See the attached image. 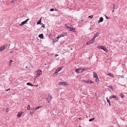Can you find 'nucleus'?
<instances>
[{"mask_svg": "<svg viewBox=\"0 0 127 127\" xmlns=\"http://www.w3.org/2000/svg\"><path fill=\"white\" fill-rule=\"evenodd\" d=\"M89 18H90L91 19L93 17V16L92 15L89 16L88 17Z\"/></svg>", "mask_w": 127, "mask_h": 127, "instance_id": "obj_42", "label": "nucleus"}, {"mask_svg": "<svg viewBox=\"0 0 127 127\" xmlns=\"http://www.w3.org/2000/svg\"><path fill=\"white\" fill-rule=\"evenodd\" d=\"M30 105H29L27 107V109L29 110L30 109Z\"/></svg>", "mask_w": 127, "mask_h": 127, "instance_id": "obj_32", "label": "nucleus"}, {"mask_svg": "<svg viewBox=\"0 0 127 127\" xmlns=\"http://www.w3.org/2000/svg\"><path fill=\"white\" fill-rule=\"evenodd\" d=\"M26 23L25 22V21H23L19 25V26H22L23 25L25 24Z\"/></svg>", "mask_w": 127, "mask_h": 127, "instance_id": "obj_17", "label": "nucleus"}, {"mask_svg": "<svg viewBox=\"0 0 127 127\" xmlns=\"http://www.w3.org/2000/svg\"><path fill=\"white\" fill-rule=\"evenodd\" d=\"M27 84L28 85H29L31 86H34L33 85H32V84L30 83H27Z\"/></svg>", "mask_w": 127, "mask_h": 127, "instance_id": "obj_20", "label": "nucleus"}, {"mask_svg": "<svg viewBox=\"0 0 127 127\" xmlns=\"http://www.w3.org/2000/svg\"><path fill=\"white\" fill-rule=\"evenodd\" d=\"M126 43H127V41H126Z\"/></svg>", "mask_w": 127, "mask_h": 127, "instance_id": "obj_55", "label": "nucleus"}, {"mask_svg": "<svg viewBox=\"0 0 127 127\" xmlns=\"http://www.w3.org/2000/svg\"><path fill=\"white\" fill-rule=\"evenodd\" d=\"M26 68H28V67L27 66H26Z\"/></svg>", "mask_w": 127, "mask_h": 127, "instance_id": "obj_53", "label": "nucleus"}, {"mask_svg": "<svg viewBox=\"0 0 127 127\" xmlns=\"http://www.w3.org/2000/svg\"><path fill=\"white\" fill-rule=\"evenodd\" d=\"M115 4H113L112 5V7L113 8V9H115Z\"/></svg>", "mask_w": 127, "mask_h": 127, "instance_id": "obj_37", "label": "nucleus"}, {"mask_svg": "<svg viewBox=\"0 0 127 127\" xmlns=\"http://www.w3.org/2000/svg\"><path fill=\"white\" fill-rule=\"evenodd\" d=\"M59 84L60 85H66V82H60L59 83Z\"/></svg>", "mask_w": 127, "mask_h": 127, "instance_id": "obj_8", "label": "nucleus"}, {"mask_svg": "<svg viewBox=\"0 0 127 127\" xmlns=\"http://www.w3.org/2000/svg\"><path fill=\"white\" fill-rule=\"evenodd\" d=\"M42 18L41 17L40 19L38 21L37 23V25L40 24L41 23V19Z\"/></svg>", "mask_w": 127, "mask_h": 127, "instance_id": "obj_10", "label": "nucleus"}, {"mask_svg": "<svg viewBox=\"0 0 127 127\" xmlns=\"http://www.w3.org/2000/svg\"><path fill=\"white\" fill-rule=\"evenodd\" d=\"M120 95L122 98H123L124 96V95H123L122 93H120Z\"/></svg>", "mask_w": 127, "mask_h": 127, "instance_id": "obj_23", "label": "nucleus"}, {"mask_svg": "<svg viewBox=\"0 0 127 127\" xmlns=\"http://www.w3.org/2000/svg\"><path fill=\"white\" fill-rule=\"evenodd\" d=\"M114 10L113 9V10H112V12H114Z\"/></svg>", "mask_w": 127, "mask_h": 127, "instance_id": "obj_51", "label": "nucleus"}, {"mask_svg": "<svg viewBox=\"0 0 127 127\" xmlns=\"http://www.w3.org/2000/svg\"><path fill=\"white\" fill-rule=\"evenodd\" d=\"M59 36L60 37V38L62 37H63L62 33L61 34H60V35H59Z\"/></svg>", "mask_w": 127, "mask_h": 127, "instance_id": "obj_41", "label": "nucleus"}, {"mask_svg": "<svg viewBox=\"0 0 127 127\" xmlns=\"http://www.w3.org/2000/svg\"><path fill=\"white\" fill-rule=\"evenodd\" d=\"M35 111V109H31L30 111V114L31 115H32L33 114V113H34V112Z\"/></svg>", "mask_w": 127, "mask_h": 127, "instance_id": "obj_7", "label": "nucleus"}, {"mask_svg": "<svg viewBox=\"0 0 127 127\" xmlns=\"http://www.w3.org/2000/svg\"><path fill=\"white\" fill-rule=\"evenodd\" d=\"M58 54H57L56 55H55V57H56V56H58Z\"/></svg>", "mask_w": 127, "mask_h": 127, "instance_id": "obj_48", "label": "nucleus"}, {"mask_svg": "<svg viewBox=\"0 0 127 127\" xmlns=\"http://www.w3.org/2000/svg\"><path fill=\"white\" fill-rule=\"evenodd\" d=\"M38 37L41 39H43V34H39L38 35Z\"/></svg>", "mask_w": 127, "mask_h": 127, "instance_id": "obj_9", "label": "nucleus"}, {"mask_svg": "<svg viewBox=\"0 0 127 127\" xmlns=\"http://www.w3.org/2000/svg\"><path fill=\"white\" fill-rule=\"evenodd\" d=\"M23 113V112H19L18 113L17 115V118H19L21 115Z\"/></svg>", "mask_w": 127, "mask_h": 127, "instance_id": "obj_6", "label": "nucleus"}, {"mask_svg": "<svg viewBox=\"0 0 127 127\" xmlns=\"http://www.w3.org/2000/svg\"><path fill=\"white\" fill-rule=\"evenodd\" d=\"M108 87H109V88H110L112 90H113V88L112 86H111V85H110V86H108Z\"/></svg>", "mask_w": 127, "mask_h": 127, "instance_id": "obj_29", "label": "nucleus"}, {"mask_svg": "<svg viewBox=\"0 0 127 127\" xmlns=\"http://www.w3.org/2000/svg\"><path fill=\"white\" fill-rule=\"evenodd\" d=\"M9 90H10V88L7 89V90H6L5 91H7Z\"/></svg>", "mask_w": 127, "mask_h": 127, "instance_id": "obj_47", "label": "nucleus"}, {"mask_svg": "<svg viewBox=\"0 0 127 127\" xmlns=\"http://www.w3.org/2000/svg\"><path fill=\"white\" fill-rule=\"evenodd\" d=\"M83 70H84V69H83Z\"/></svg>", "mask_w": 127, "mask_h": 127, "instance_id": "obj_56", "label": "nucleus"}, {"mask_svg": "<svg viewBox=\"0 0 127 127\" xmlns=\"http://www.w3.org/2000/svg\"><path fill=\"white\" fill-rule=\"evenodd\" d=\"M12 60H10L9 62V65H10L12 63Z\"/></svg>", "mask_w": 127, "mask_h": 127, "instance_id": "obj_38", "label": "nucleus"}, {"mask_svg": "<svg viewBox=\"0 0 127 127\" xmlns=\"http://www.w3.org/2000/svg\"><path fill=\"white\" fill-rule=\"evenodd\" d=\"M48 96L47 98V100L48 102L49 103L51 100L52 97L49 93L48 94Z\"/></svg>", "mask_w": 127, "mask_h": 127, "instance_id": "obj_3", "label": "nucleus"}, {"mask_svg": "<svg viewBox=\"0 0 127 127\" xmlns=\"http://www.w3.org/2000/svg\"><path fill=\"white\" fill-rule=\"evenodd\" d=\"M40 25H41V26L43 27H44V25H45L43 24V23H42L40 24Z\"/></svg>", "mask_w": 127, "mask_h": 127, "instance_id": "obj_35", "label": "nucleus"}, {"mask_svg": "<svg viewBox=\"0 0 127 127\" xmlns=\"http://www.w3.org/2000/svg\"><path fill=\"white\" fill-rule=\"evenodd\" d=\"M97 48L99 49H103L106 52H108V50H107V49L105 48L103 46H99L97 47Z\"/></svg>", "mask_w": 127, "mask_h": 127, "instance_id": "obj_1", "label": "nucleus"}, {"mask_svg": "<svg viewBox=\"0 0 127 127\" xmlns=\"http://www.w3.org/2000/svg\"><path fill=\"white\" fill-rule=\"evenodd\" d=\"M109 105L110 106H111V104H110V102L109 103Z\"/></svg>", "mask_w": 127, "mask_h": 127, "instance_id": "obj_50", "label": "nucleus"}, {"mask_svg": "<svg viewBox=\"0 0 127 127\" xmlns=\"http://www.w3.org/2000/svg\"><path fill=\"white\" fill-rule=\"evenodd\" d=\"M90 44V43H89V41H88V42H87L86 43V45H89Z\"/></svg>", "mask_w": 127, "mask_h": 127, "instance_id": "obj_46", "label": "nucleus"}, {"mask_svg": "<svg viewBox=\"0 0 127 127\" xmlns=\"http://www.w3.org/2000/svg\"><path fill=\"white\" fill-rule=\"evenodd\" d=\"M99 35V33L98 32H97L95 35V36L96 37Z\"/></svg>", "mask_w": 127, "mask_h": 127, "instance_id": "obj_26", "label": "nucleus"}, {"mask_svg": "<svg viewBox=\"0 0 127 127\" xmlns=\"http://www.w3.org/2000/svg\"><path fill=\"white\" fill-rule=\"evenodd\" d=\"M93 83V82L92 81H91L90 80H88V83H89V84H91V83Z\"/></svg>", "mask_w": 127, "mask_h": 127, "instance_id": "obj_28", "label": "nucleus"}, {"mask_svg": "<svg viewBox=\"0 0 127 127\" xmlns=\"http://www.w3.org/2000/svg\"><path fill=\"white\" fill-rule=\"evenodd\" d=\"M89 42V43H90V44L92 43H93L94 42V41H93V40H92V39H91V40H90L88 41Z\"/></svg>", "mask_w": 127, "mask_h": 127, "instance_id": "obj_19", "label": "nucleus"}, {"mask_svg": "<svg viewBox=\"0 0 127 127\" xmlns=\"http://www.w3.org/2000/svg\"><path fill=\"white\" fill-rule=\"evenodd\" d=\"M76 72L78 73L81 72H82V71H80V70H79L78 69H76Z\"/></svg>", "mask_w": 127, "mask_h": 127, "instance_id": "obj_18", "label": "nucleus"}, {"mask_svg": "<svg viewBox=\"0 0 127 127\" xmlns=\"http://www.w3.org/2000/svg\"><path fill=\"white\" fill-rule=\"evenodd\" d=\"M96 37L94 35V36L93 37V38L92 39V40H93V41H95V39Z\"/></svg>", "mask_w": 127, "mask_h": 127, "instance_id": "obj_34", "label": "nucleus"}, {"mask_svg": "<svg viewBox=\"0 0 127 127\" xmlns=\"http://www.w3.org/2000/svg\"><path fill=\"white\" fill-rule=\"evenodd\" d=\"M69 31H72L73 32H76V31L75 29H74L73 28H70V30Z\"/></svg>", "mask_w": 127, "mask_h": 127, "instance_id": "obj_11", "label": "nucleus"}, {"mask_svg": "<svg viewBox=\"0 0 127 127\" xmlns=\"http://www.w3.org/2000/svg\"><path fill=\"white\" fill-rule=\"evenodd\" d=\"M45 65H46V63H45Z\"/></svg>", "mask_w": 127, "mask_h": 127, "instance_id": "obj_54", "label": "nucleus"}, {"mask_svg": "<svg viewBox=\"0 0 127 127\" xmlns=\"http://www.w3.org/2000/svg\"><path fill=\"white\" fill-rule=\"evenodd\" d=\"M29 20V18L27 19L25 21V22L26 23Z\"/></svg>", "mask_w": 127, "mask_h": 127, "instance_id": "obj_40", "label": "nucleus"}, {"mask_svg": "<svg viewBox=\"0 0 127 127\" xmlns=\"http://www.w3.org/2000/svg\"><path fill=\"white\" fill-rule=\"evenodd\" d=\"M113 98L115 99L116 100H117L118 99V98L116 97V96L115 95H111L109 97L110 99Z\"/></svg>", "mask_w": 127, "mask_h": 127, "instance_id": "obj_4", "label": "nucleus"}, {"mask_svg": "<svg viewBox=\"0 0 127 127\" xmlns=\"http://www.w3.org/2000/svg\"><path fill=\"white\" fill-rule=\"evenodd\" d=\"M55 11H58V9H57L55 8Z\"/></svg>", "mask_w": 127, "mask_h": 127, "instance_id": "obj_49", "label": "nucleus"}, {"mask_svg": "<svg viewBox=\"0 0 127 127\" xmlns=\"http://www.w3.org/2000/svg\"><path fill=\"white\" fill-rule=\"evenodd\" d=\"M107 75L110 76L112 77H114L113 75L111 73H108Z\"/></svg>", "mask_w": 127, "mask_h": 127, "instance_id": "obj_13", "label": "nucleus"}, {"mask_svg": "<svg viewBox=\"0 0 127 127\" xmlns=\"http://www.w3.org/2000/svg\"><path fill=\"white\" fill-rule=\"evenodd\" d=\"M54 9H53V8L50 9V11H54Z\"/></svg>", "mask_w": 127, "mask_h": 127, "instance_id": "obj_43", "label": "nucleus"}, {"mask_svg": "<svg viewBox=\"0 0 127 127\" xmlns=\"http://www.w3.org/2000/svg\"><path fill=\"white\" fill-rule=\"evenodd\" d=\"M103 18L102 17H101L100 18L99 20L98 21V23L101 22L103 21Z\"/></svg>", "mask_w": 127, "mask_h": 127, "instance_id": "obj_12", "label": "nucleus"}, {"mask_svg": "<svg viewBox=\"0 0 127 127\" xmlns=\"http://www.w3.org/2000/svg\"><path fill=\"white\" fill-rule=\"evenodd\" d=\"M64 27L65 28H67V29H69L70 28V27L68 26L66 24H65Z\"/></svg>", "mask_w": 127, "mask_h": 127, "instance_id": "obj_22", "label": "nucleus"}, {"mask_svg": "<svg viewBox=\"0 0 127 127\" xmlns=\"http://www.w3.org/2000/svg\"><path fill=\"white\" fill-rule=\"evenodd\" d=\"M93 75H94V77L96 78V77H97V75L96 74V72H94Z\"/></svg>", "mask_w": 127, "mask_h": 127, "instance_id": "obj_16", "label": "nucleus"}, {"mask_svg": "<svg viewBox=\"0 0 127 127\" xmlns=\"http://www.w3.org/2000/svg\"><path fill=\"white\" fill-rule=\"evenodd\" d=\"M41 107V106H39L38 107H37L36 108H35V110H36V109H38V108H40Z\"/></svg>", "mask_w": 127, "mask_h": 127, "instance_id": "obj_27", "label": "nucleus"}, {"mask_svg": "<svg viewBox=\"0 0 127 127\" xmlns=\"http://www.w3.org/2000/svg\"><path fill=\"white\" fill-rule=\"evenodd\" d=\"M67 34V32H63V33H62V35H63V36H64L66 35Z\"/></svg>", "mask_w": 127, "mask_h": 127, "instance_id": "obj_24", "label": "nucleus"}, {"mask_svg": "<svg viewBox=\"0 0 127 127\" xmlns=\"http://www.w3.org/2000/svg\"><path fill=\"white\" fill-rule=\"evenodd\" d=\"M105 16L106 18V19H109V17H108L107 16H106V15H105Z\"/></svg>", "mask_w": 127, "mask_h": 127, "instance_id": "obj_44", "label": "nucleus"}, {"mask_svg": "<svg viewBox=\"0 0 127 127\" xmlns=\"http://www.w3.org/2000/svg\"><path fill=\"white\" fill-rule=\"evenodd\" d=\"M96 79H95V81L96 83H97V84L99 83V80L98 79V77H96Z\"/></svg>", "mask_w": 127, "mask_h": 127, "instance_id": "obj_15", "label": "nucleus"}, {"mask_svg": "<svg viewBox=\"0 0 127 127\" xmlns=\"http://www.w3.org/2000/svg\"><path fill=\"white\" fill-rule=\"evenodd\" d=\"M56 38L58 40V39L60 38V37L58 35V36Z\"/></svg>", "mask_w": 127, "mask_h": 127, "instance_id": "obj_45", "label": "nucleus"}, {"mask_svg": "<svg viewBox=\"0 0 127 127\" xmlns=\"http://www.w3.org/2000/svg\"><path fill=\"white\" fill-rule=\"evenodd\" d=\"M16 0H13L11 1V2L12 3H13L15 2L16 1Z\"/></svg>", "mask_w": 127, "mask_h": 127, "instance_id": "obj_33", "label": "nucleus"}, {"mask_svg": "<svg viewBox=\"0 0 127 127\" xmlns=\"http://www.w3.org/2000/svg\"><path fill=\"white\" fill-rule=\"evenodd\" d=\"M6 112H7L9 110V108H6Z\"/></svg>", "mask_w": 127, "mask_h": 127, "instance_id": "obj_39", "label": "nucleus"}, {"mask_svg": "<svg viewBox=\"0 0 127 127\" xmlns=\"http://www.w3.org/2000/svg\"><path fill=\"white\" fill-rule=\"evenodd\" d=\"M63 67V66L61 67H59L58 68L56 69V73H58L62 69Z\"/></svg>", "mask_w": 127, "mask_h": 127, "instance_id": "obj_5", "label": "nucleus"}, {"mask_svg": "<svg viewBox=\"0 0 127 127\" xmlns=\"http://www.w3.org/2000/svg\"><path fill=\"white\" fill-rule=\"evenodd\" d=\"M5 48L4 47V46H3L1 47L0 48V51H3L4 49Z\"/></svg>", "mask_w": 127, "mask_h": 127, "instance_id": "obj_14", "label": "nucleus"}, {"mask_svg": "<svg viewBox=\"0 0 127 127\" xmlns=\"http://www.w3.org/2000/svg\"><path fill=\"white\" fill-rule=\"evenodd\" d=\"M95 119V118H92L90 119L89 120V122H91L94 120Z\"/></svg>", "mask_w": 127, "mask_h": 127, "instance_id": "obj_25", "label": "nucleus"}, {"mask_svg": "<svg viewBox=\"0 0 127 127\" xmlns=\"http://www.w3.org/2000/svg\"><path fill=\"white\" fill-rule=\"evenodd\" d=\"M13 51H11V52H10V53H13Z\"/></svg>", "mask_w": 127, "mask_h": 127, "instance_id": "obj_52", "label": "nucleus"}, {"mask_svg": "<svg viewBox=\"0 0 127 127\" xmlns=\"http://www.w3.org/2000/svg\"><path fill=\"white\" fill-rule=\"evenodd\" d=\"M36 77H38L42 73V71L41 70L38 69L36 71Z\"/></svg>", "mask_w": 127, "mask_h": 127, "instance_id": "obj_2", "label": "nucleus"}, {"mask_svg": "<svg viewBox=\"0 0 127 127\" xmlns=\"http://www.w3.org/2000/svg\"><path fill=\"white\" fill-rule=\"evenodd\" d=\"M83 81L86 83H88V80H83Z\"/></svg>", "mask_w": 127, "mask_h": 127, "instance_id": "obj_30", "label": "nucleus"}, {"mask_svg": "<svg viewBox=\"0 0 127 127\" xmlns=\"http://www.w3.org/2000/svg\"><path fill=\"white\" fill-rule=\"evenodd\" d=\"M106 99H107V102L108 103H109L110 102V100H109V99H108V98H106Z\"/></svg>", "mask_w": 127, "mask_h": 127, "instance_id": "obj_36", "label": "nucleus"}, {"mask_svg": "<svg viewBox=\"0 0 127 127\" xmlns=\"http://www.w3.org/2000/svg\"><path fill=\"white\" fill-rule=\"evenodd\" d=\"M58 40L56 38H55L54 39V40H53V41L54 42H57L58 41Z\"/></svg>", "mask_w": 127, "mask_h": 127, "instance_id": "obj_21", "label": "nucleus"}, {"mask_svg": "<svg viewBox=\"0 0 127 127\" xmlns=\"http://www.w3.org/2000/svg\"><path fill=\"white\" fill-rule=\"evenodd\" d=\"M56 73V71H55V72L53 74V76H54V77H55V76L57 75L58 73Z\"/></svg>", "mask_w": 127, "mask_h": 127, "instance_id": "obj_31", "label": "nucleus"}]
</instances>
